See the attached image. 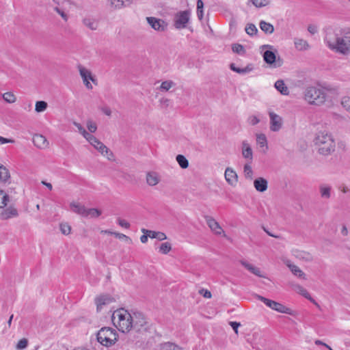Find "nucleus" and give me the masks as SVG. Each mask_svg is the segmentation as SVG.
<instances>
[{"mask_svg": "<svg viewBox=\"0 0 350 350\" xmlns=\"http://www.w3.org/2000/svg\"><path fill=\"white\" fill-rule=\"evenodd\" d=\"M324 41L332 51L343 55L350 53V31H342L340 34L329 29L326 31Z\"/></svg>", "mask_w": 350, "mask_h": 350, "instance_id": "obj_1", "label": "nucleus"}, {"mask_svg": "<svg viewBox=\"0 0 350 350\" xmlns=\"http://www.w3.org/2000/svg\"><path fill=\"white\" fill-rule=\"evenodd\" d=\"M314 142L318 147L319 152L321 154L328 155L335 150V142L332 136L326 131L318 132Z\"/></svg>", "mask_w": 350, "mask_h": 350, "instance_id": "obj_2", "label": "nucleus"}, {"mask_svg": "<svg viewBox=\"0 0 350 350\" xmlns=\"http://www.w3.org/2000/svg\"><path fill=\"white\" fill-rule=\"evenodd\" d=\"M326 96L324 90L313 85L306 87L303 92L304 100L312 105H323L326 100Z\"/></svg>", "mask_w": 350, "mask_h": 350, "instance_id": "obj_3", "label": "nucleus"}, {"mask_svg": "<svg viewBox=\"0 0 350 350\" xmlns=\"http://www.w3.org/2000/svg\"><path fill=\"white\" fill-rule=\"evenodd\" d=\"M118 340L116 329L109 327H103L96 333V340L102 345L109 347Z\"/></svg>", "mask_w": 350, "mask_h": 350, "instance_id": "obj_4", "label": "nucleus"}, {"mask_svg": "<svg viewBox=\"0 0 350 350\" xmlns=\"http://www.w3.org/2000/svg\"><path fill=\"white\" fill-rule=\"evenodd\" d=\"M262 50L267 49V50L265 51L262 53L263 60L269 64L272 68H278L280 67L283 62L282 60L278 57L276 58L275 53L271 49H273V46L269 44H265L260 47Z\"/></svg>", "mask_w": 350, "mask_h": 350, "instance_id": "obj_5", "label": "nucleus"}, {"mask_svg": "<svg viewBox=\"0 0 350 350\" xmlns=\"http://www.w3.org/2000/svg\"><path fill=\"white\" fill-rule=\"evenodd\" d=\"M258 299L260 300L263 302L267 307L271 308L273 310H275L280 313L292 314V310L291 308L285 306L281 303L275 301L273 300L267 299L261 295H257Z\"/></svg>", "mask_w": 350, "mask_h": 350, "instance_id": "obj_6", "label": "nucleus"}, {"mask_svg": "<svg viewBox=\"0 0 350 350\" xmlns=\"http://www.w3.org/2000/svg\"><path fill=\"white\" fill-rule=\"evenodd\" d=\"M190 20V12L189 10L180 11L174 16V27L177 29H185Z\"/></svg>", "mask_w": 350, "mask_h": 350, "instance_id": "obj_7", "label": "nucleus"}, {"mask_svg": "<svg viewBox=\"0 0 350 350\" xmlns=\"http://www.w3.org/2000/svg\"><path fill=\"white\" fill-rule=\"evenodd\" d=\"M146 21L150 26L156 31H165L167 29V23L163 19L149 16L146 18Z\"/></svg>", "mask_w": 350, "mask_h": 350, "instance_id": "obj_8", "label": "nucleus"}, {"mask_svg": "<svg viewBox=\"0 0 350 350\" xmlns=\"http://www.w3.org/2000/svg\"><path fill=\"white\" fill-rule=\"evenodd\" d=\"M131 315L133 320V329L137 332L140 331L141 328L146 324L144 314L139 312H135Z\"/></svg>", "mask_w": 350, "mask_h": 350, "instance_id": "obj_9", "label": "nucleus"}, {"mask_svg": "<svg viewBox=\"0 0 350 350\" xmlns=\"http://www.w3.org/2000/svg\"><path fill=\"white\" fill-rule=\"evenodd\" d=\"M204 218L207 225L215 234L220 235L221 233L224 234V231L215 219L208 215H206Z\"/></svg>", "mask_w": 350, "mask_h": 350, "instance_id": "obj_10", "label": "nucleus"}, {"mask_svg": "<svg viewBox=\"0 0 350 350\" xmlns=\"http://www.w3.org/2000/svg\"><path fill=\"white\" fill-rule=\"evenodd\" d=\"M270 117V129L272 131H278L282 127V118L274 112L269 113Z\"/></svg>", "mask_w": 350, "mask_h": 350, "instance_id": "obj_11", "label": "nucleus"}, {"mask_svg": "<svg viewBox=\"0 0 350 350\" xmlns=\"http://www.w3.org/2000/svg\"><path fill=\"white\" fill-rule=\"evenodd\" d=\"M100 154L106 157L109 160H112L113 157V152L100 140L94 146Z\"/></svg>", "mask_w": 350, "mask_h": 350, "instance_id": "obj_12", "label": "nucleus"}, {"mask_svg": "<svg viewBox=\"0 0 350 350\" xmlns=\"http://www.w3.org/2000/svg\"><path fill=\"white\" fill-rule=\"evenodd\" d=\"M33 143L36 147L40 149L46 148L49 144L46 138L40 134H35L33 136Z\"/></svg>", "mask_w": 350, "mask_h": 350, "instance_id": "obj_13", "label": "nucleus"}, {"mask_svg": "<svg viewBox=\"0 0 350 350\" xmlns=\"http://www.w3.org/2000/svg\"><path fill=\"white\" fill-rule=\"evenodd\" d=\"M242 266H243L252 274L259 278H266L265 275L261 271L260 269L254 265L248 262L242 261Z\"/></svg>", "mask_w": 350, "mask_h": 350, "instance_id": "obj_14", "label": "nucleus"}, {"mask_svg": "<svg viewBox=\"0 0 350 350\" xmlns=\"http://www.w3.org/2000/svg\"><path fill=\"white\" fill-rule=\"evenodd\" d=\"M293 289L297 293L301 295L303 297H304L305 298L310 301L312 303H313L317 307H320L319 304L310 296V293L302 286L299 284H295L293 286Z\"/></svg>", "mask_w": 350, "mask_h": 350, "instance_id": "obj_15", "label": "nucleus"}, {"mask_svg": "<svg viewBox=\"0 0 350 350\" xmlns=\"http://www.w3.org/2000/svg\"><path fill=\"white\" fill-rule=\"evenodd\" d=\"M292 252L293 255L297 259L304 260L305 262H311L313 260L312 255L308 252L294 250Z\"/></svg>", "mask_w": 350, "mask_h": 350, "instance_id": "obj_16", "label": "nucleus"}, {"mask_svg": "<svg viewBox=\"0 0 350 350\" xmlns=\"http://www.w3.org/2000/svg\"><path fill=\"white\" fill-rule=\"evenodd\" d=\"M18 215V211L13 206H10L5 208L0 214V217L2 220H7L12 217H16Z\"/></svg>", "mask_w": 350, "mask_h": 350, "instance_id": "obj_17", "label": "nucleus"}, {"mask_svg": "<svg viewBox=\"0 0 350 350\" xmlns=\"http://www.w3.org/2000/svg\"><path fill=\"white\" fill-rule=\"evenodd\" d=\"M118 323L120 327L119 330H121L122 332H129L131 328H133L132 315H128L127 318L121 322H118Z\"/></svg>", "mask_w": 350, "mask_h": 350, "instance_id": "obj_18", "label": "nucleus"}, {"mask_svg": "<svg viewBox=\"0 0 350 350\" xmlns=\"http://www.w3.org/2000/svg\"><path fill=\"white\" fill-rule=\"evenodd\" d=\"M254 187L257 191L264 192L268 188V181L262 177H258L254 180Z\"/></svg>", "mask_w": 350, "mask_h": 350, "instance_id": "obj_19", "label": "nucleus"}, {"mask_svg": "<svg viewBox=\"0 0 350 350\" xmlns=\"http://www.w3.org/2000/svg\"><path fill=\"white\" fill-rule=\"evenodd\" d=\"M226 181L231 185H234L238 180L237 173L230 168H227L225 172Z\"/></svg>", "mask_w": 350, "mask_h": 350, "instance_id": "obj_20", "label": "nucleus"}, {"mask_svg": "<svg viewBox=\"0 0 350 350\" xmlns=\"http://www.w3.org/2000/svg\"><path fill=\"white\" fill-rule=\"evenodd\" d=\"M142 232L144 234L148 232V235L150 239H157L159 241H163L167 239V237L164 232H156L154 230H146L145 228L142 229Z\"/></svg>", "mask_w": 350, "mask_h": 350, "instance_id": "obj_21", "label": "nucleus"}, {"mask_svg": "<svg viewBox=\"0 0 350 350\" xmlns=\"http://www.w3.org/2000/svg\"><path fill=\"white\" fill-rule=\"evenodd\" d=\"M332 187L326 185L321 184L319 186V192L321 197L323 199H329L331 197Z\"/></svg>", "mask_w": 350, "mask_h": 350, "instance_id": "obj_22", "label": "nucleus"}, {"mask_svg": "<svg viewBox=\"0 0 350 350\" xmlns=\"http://www.w3.org/2000/svg\"><path fill=\"white\" fill-rule=\"evenodd\" d=\"M294 44L295 48L299 51H306L310 49L308 42L301 38H295Z\"/></svg>", "mask_w": 350, "mask_h": 350, "instance_id": "obj_23", "label": "nucleus"}, {"mask_svg": "<svg viewBox=\"0 0 350 350\" xmlns=\"http://www.w3.org/2000/svg\"><path fill=\"white\" fill-rule=\"evenodd\" d=\"M286 265L295 275L305 279V273L297 266L290 263L289 261H287Z\"/></svg>", "mask_w": 350, "mask_h": 350, "instance_id": "obj_24", "label": "nucleus"}, {"mask_svg": "<svg viewBox=\"0 0 350 350\" xmlns=\"http://www.w3.org/2000/svg\"><path fill=\"white\" fill-rule=\"evenodd\" d=\"M70 207L73 212L83 217L85 216L87 208L85 207V206L81 205L79 203L72 202L70 203Z\"/></svg>", "mask_w": 350, "mask_h": 350, "instance_id": "obj_25", "label": "nucleus"}, {"mask_svg": "<svg viewBox=\"0 0 350 350\" xmlns=\"http://www.w3.org/2000/svg\"><path fill=\"white\" fill-rule=\"evenodd\" d=\"M242 156L250 160L251 163L253 158V152L252 148L246 144L242 143Z\"/></svg>", "mask_w": 350, "mask_h": 350, "instance_id": "obj_26", "label": "nucleus"}, {"mask_svg": "<svg viewBox=\"0 0 350 350\" xmlns=\"http://www.w3.org/2000/svg\"><path fill=\"white\" fill-rule=\"evenodd\" d=\"M260 29L267 34H271L274 31L273 25L265 21H260L259 23Z\"/></svg>", "mask_w": 350, "mask_h": 350, "instance_id": "obj_27", "label": "nucleus"}, {"mask_svg": "<svg viewBox=\"0 0 350 350\" xmlns=\"http://www.w3.org/2000/svg\"><path fill=\"white\" fill-rule=\"evenodd\" d=\"M79 72L83 81L86 80H91L93 83H95L96 79L92 77L90 70L82 66H80Z\"/></svg>", "mask_w": 350, "mask_h": 350, "instance_id": "obj_28", "label": "nucleus"}, {"mask_svg": "<svg viewBox=\"0 0 350 350\" xmlns=\"http://www.w3.org/2000/svg\"><path fill=\"white\" fill-rule=\"evenodd\" d=\"M111 299L107 296H100L96 298L95 302L97 307V310L99 311L102 309L103 306L110 303Z\"/></svg>", "mask_w": 350, "mask_h": 350, "instance_id": "obj_29", "label": "nucleus"}, {"mask_svg": "<svg viewBox=\"0 0 350 350\" xmlns=\"http://www.w3.org/2000/svg\"><path fill=\"white\" fill-rule=\"evenodd\" d=\"M275 88L283 95H288L289 94L288 89L282 80H278L275 83Z\"/></svg>", "mask_w": 350, "mask_h": 350, "instance_id": "obj_30", "label": "nucleus"}, {"mask_svg": "<svg viewBox=\"0 0 350 350\" xmlns=\"http://www.w3.org/2000/svg\"><path fill=\"white\" fill-rule=\"evenodd\" d=\"M159 180L156 173L148 172L146 175V182L150 186H154L159 183Z\"/></svg>", "mask_w": 350, "mask_h": 350, "instance_id": "obj_31", "label": "nucleus"}, {"mask_svg": "<svg viewBox=\"0 0 350 350\" xmlns=\"http://www.w3.org/2000/svg\"><path fill=\"white\" fill-rule=\"evenodd\" d=\"M10 177L8 170L2 164H0V181L6 182Z\"/></svg>", "mask_w": 350, "mask_h": 350, "instance_id": "obj_32", "label": "nucleus"}, {"mask_svg": "<svg viewBox=\"0 0 350 350\" xmlns=\"http://www.w3.org/2000/svg\"><path fill=\"white\" fill-rule=\"evenodd\" d=\"M176 159L181 168L186 169L189 167V161L184 155L178 154Z\"/></svg>", "mask_w": 350, "mask_h": 350, "instance_id": "obj_33", "label": "nucleus"}, {"mask_svg": "<svg viewBox=\"0 0 350 350\" xmlns=\"http://www.w3.org/2000/svg\"><path fill=\"white\" fill-rule=\"evenodd\" d=\"M243 172L245 178L249 179L250 180L253 179L254 172L250 165V163L245 164Z\"/></svg>", "mask_w": 350, "mask_h": 350, "instance_id": "obj_34", "label": "nucleus"}, {"mask_svg": "<svg viewBox=\"0 0 350 350\" xmlns=\"http://www.w3.org/2000/svg\"><path fill=\"white\" fill-rule=\"evenodd\" d=\"M102 212L98 208H87L86 214L85 217H90L92 218L98 217L101 215Z\"/></svg>", "mask_w": 350, "mask_h": 350, "instance_id": "obj_35", "label": "nucleus"}, {"mask_svg": "<svg viewBox=\"0 0 350 350\" xmlns=\"http://www.w3.org/2000/svg\"><path fill=\"white\" fill-rule=\"evenodd\" d=\"M48 104L44 100H39L36 103L35 111L38 113L42 112L46 109Z\"/></svg>", "mask_w": 350, "mask_h": 350, "instance_id": "obj_36", "label": "nucleus"}, {"mask_svg": "<svg viewBox=\"0 0 350 350\" xmlns=\"http://www.w3.org/2000/svg\"><path fill=\"white\" fill-rule=\"evenodd\" d=\"M83 24L91 30H96L98 28V23L91 18L83 19Z\"/></svg>", "mask_w": 350, "mask_h": 350, "instance_id": "obj_37", "label": "nucleus"}, {"mask_svg": "<svg viewBox=\"0 0 350 350\" xmlns=\"http://www.w3.org/2000/svg\"><path fill=\"white\" fill-rule=\"evenodd\" d=\"M115 314H116V315L118 317V320H119L118 322H121L122 321H124V319L127 318L128 315H131V314L127 312V310H125L123 308H121V309L116 311L113 315V317H114Z\"/></svg>", "mask_w": 350, "mask_h": 350, "instance_id": "obj_38", "label": "nucleus"}, {"mask_svg": "<svg viewBox=\"0 0 350 350\" xmlns=\"http://www.w3.org/2000/svg\"><path fill=\"white\" fill-rule=\"evenodd\" d=\"M256 142H257V144L260 146V147H265V149H267V137L266 136L264 135V134H258L256 136Z\"/></svg>", "mask_w": 350, "mask_h": 350, "instance_id": "obj_39", "label": "nucleus"}, {"mask_svg": "<svg viewBox=\"0 0 350 350\" xmlns=\"http://www.w3.org/2000/svg\"><path fill=\"white\" fill-rule=\"evenodd\" d=\"M161 350H182L178 346L172 342H165L161 345Z\"/></svg>", "mask_w": 350, "mask_h": 350, "instance_id": "obj_40", "label": "nucleus"}, {"mask_svg": "<svg viewBox=\"0 0 350 350\" xmlns=\"http://www.w3.org/2000/svg\"><path fill=\"white\" fill-rule=\"evenodd\" d=\"M172 250V245L169 242L162 243L159 247V252L161 254H167Z\"/></svg>", "mask_w": 350, "mask_h": 350, "instance_id": "obj_41", "label": "nucleus"}, {"mask_svg": "<svg viewBox=\"0 0 350 350\" xmlns=\"http://www.w3.org/2000/svg\"><path fill=\"white\" fill-rule=\"evenodd\" d=\"M131 0H110L111 5L115 8H121L129 3Z\"/></svg>", "mask_w": 350, "mask_h": 350, "instance_id": "obj_42", "label": "nucleus"}, {"mask_svg": "<svg viewBox=\"0 0 350 350\" xmlns=\"http://www.w3.org/2000/svg\"><path fill=\"white\" fill-rule=\"evenodd\" d=\"M245 30L246 33L250 36L256 35L258 33V29L255 25L250 23L245 26Z\"/></svg>", "mask_w": 350, "mask_h": 350, "instance_id": "obj_43", "label": "nucleus"}, {"mask_svg": "<svg viewBox=\"0 0 350 350\" xmlns=\"http://www.w3.org/2000/svg\"><path fill=\"white\" fill-rule=\"evenodd\" d=\"M252 3L256 8H262L269 4L268 0H250L248 3Z\"/></svg>", "mask_w": 350, "mask_h": 350, "instance_id": "obj_44", "label": "nucleus"}, {"mask_svg": "<svg viewBox=\"0 0 350 350\" xmlns=\"http://www.w3.org/2000/svg\"><path fill=\"white\" fill-rule=\"evenodd\" d=\"M174 85L175 83L172 81H165L161 83L160 90L161 91H168Z\"/></svg>", "mask_w": 350, "mask_h": 350, "instance_id": "obj_45", "label": "nucleus"}, {"mask_svg": "<svg viewBox=\"0 0 350 350\" xmlns=\"http://www.w3.org/2000/svg\"><path fill=\"white\" fill-rule=\"evenodd\" d=\"M3 98L8 103H13L16 101L15 96L10 92L4 93L3 94Z\"/></svg>", "mask_w": 350, "mask_h": 350, "instance_id": "obj_46", "label": "nucleus"}, {"mask_svg": "<svg viewBox=\"0 0 350 350\" xmlns=\"http://www.w3.org/2000/svg\"><path fill=\"white\" fill-rule=\"evenodd\" d=\"M28 345V340L27 338L21 339L16 344V348L18 350H23L27 348Z\"/></svg>", "mask_w": 350, "mask_h": 350, "instance_id": "obj_47", "label": "nucleus"}, {"mask_svg": "<svg viewBox=\"0 0 350 350\" xmlns=\"http://www.w3.org/2000/svg\"><path fill=\"white\" fill-rule=\"evenodd\" d=\"M9 200V196L7 193H4L3 191V194L0 199V208L5 207L8 204Z\"/></svg>", "mask_w": 350, "mask_h": 350, "instance_id": "obj_48", "label": "nucleus"}, {"mask_svg": "<svg viewBox=\"0 0 350 350\" xmlns=\"http://www.w3.org/2000/svg\"><path fill=\"white\" fill-rule=\"evenodd\" d=\"M59 228L62 234L68 235L70 233L71 227L68 224H61Z\"/></svg>", "mask_w": 350, "mask_h": 350, "instance_id": "obj_49", "label": "nucleus"}, {"mask_svg": "<svg viewBox=\"0 0 350 350\" xmlns=\"http://www.w3.org/2000/svg\"><path fill=\"white\" fill-rule=\"evenodd\" d=\"M73 124L78 129L79 132L84 137H87V135L89 134L88 131L83 128V126L77 122H74Z\"/></svg>", "mask_w": 350, "mask_h": 350, "instance_id": "obj_50", "label": "nucleus"}, {"mask_svg": "<svg viewBox=\"0 0 350 350\" xmlns=\"http://www.w3.org/2000/svg\"><path fill=\"white\" fill-rule=\"evenodd\" d=\"M85 138L93 146L99 141V139L90 133H89Z\"/></svg>", "mask_w": 350, "mask_h": 350, "instance_id": "obj_51", "label": "nucleus"}, {"mask_svg": "<svg viewBox=\"0 0 350 350\" xmlns=\"http://www.w3.org/2000/svg\"><path fill=\"white\" fill-rule=\"evenodd\" d=\"M341 104L343 106V107L347 109V111L350 112V98L349 97L342 98Z\"/></svg>", "mask_w": 350, "mask_h": 350, "instance_id": "obj_52", "label": "nucleus"}, {"mask_svg": "<svg viewBox=\"0 0 350 350\" xmlns=\"http://www.w3.org/2000/svg\"><path fill=\"white\" fill-rule=\"evenodd\" d=\"M113 235H114L116 238L118 239H124L126 241L129 242V243H131V239L130 237H129L128 236L124 234H122V233H120V232H115L114 233H113Z\"/></svg>", "mask_w": 350, "mask_h": 350, "instance_id": "obj_53", "label": "nucleus"}, {"mask_svg": "<svg viewBox=\"0 0 350 350\" xmlns=\"http://www.w3.org/2000/svg\"><path fill=\"white\" fill-rule=\"evenodd\" d=\"M87 127L90 133H95L97 129L96 124L95 123L92 122L91 120L88 121Z\"/></svg>", "mask_w": 350, "mask_h": 350, "instance_id": "obj_54", "label": "nucleus"}, {"mask_svg": "<svg viewBox=\"0 0 350 350\" xmlns=\"http://www.w3.org/2000/svg\"><path fill=\"white\" fill-rule=\"evenodd\" d=\"M118 224L121 226V227H123V228H129L130 227V224L126 221L125 219H118Z\"/></svg>", "mask_w": 350, "mask_h": 350, "instance_id": "obj_55", "label": "nucleus"}, {"mask_svg": "<svg viewBox=\"0 0 350 350\" xmlns=\"http://www.w3.org/2000/svg\"><path fill=\"white\" fill-rule=\"evenodd\" d=\"M54 10L57 12L62 17L63 19H64L65 21L67 20V14L65 13L64 10H61L58 7L54 8Z\"/></svg>", "mask_w": 350, "mask_h": 350, "instance_id": "obj_56", "label": "nucleus"}, {"mask_svg": "<svg viewBox=\"0 0 350 350\" xmlns=\"http://www.w3.org/2000/svg\"><path fill=\"white\" fill-rule=\"evenodd\" d=\"M229 323L234 329V331L235 332V333L238 334V329L239 327L241 325V323L237 321H230Z\"/></svg>", "mask_w": 350, "mask_h": 350, "instance_id": "obj_57", "label": "nucleus"}, {"mask_svg": "<svg viewBox=\"0 0 350 350\" xmlns=\"http://www.w3.org/2000/svg\"><path fill=\"white\" fill-rule=\"evenodd\" d=\"M254 68V66L253 64H249L244 68H242V74L249 73L251 71H252Z\"/></svg>", "mask_w": 350, "mask_h": 350, "instance_id": "obj_58", "label": "nucleus"}, {"mask_svg": "<svg viewBox=\"0 0 350 350\" xmlns=\"http://www.w3.org/2000/svg\"><path fill=\"white\" fill-rule=\"evenodd\" d=\"M232 51L236 53H241V44L237 43L234 44L232 47Z\"/></svg>", "mask_w": 350, "mask_h": 350, "instance_id": "obj_59", "label": "nucleus"}, {"mask_svg": "<svg viewBox=\"0 0 350 350\" xmlns=\"http://www.w3.org/2000/svg\"><path fill=\"white\" fill-rule=\"evenodd\" d=\"M249 123L252 125H255L258 123L259 120L256 116H251L248 119Z\"/></svg>", "mask_w": 350, "mask_h": 350, "instance_id": "obj_60", "label": "nucleus"}, {"mask_svg": "<svg viewBox=\"0 0 350 350\" xmlns=\"http://www.w3.org/2000/svg\"><path fill=\"white\" fill-rule=\"evenodd\" d=\"M100 109L106 116H111V111L109 107L105 106V107H102Z\"/></svg>", "mask_w": 350, "mask_h": 350, "instance_id": "obj_61", "label": "nucleus"}, {"mask_svg": "<svg viewBox=\"0 0 350 350\" xmlns=\"http://www.w3.org/2000/svg\"><path fill=\"white\" fill-rule=\"evenodd\" d=\"M200 292L201 294H202V295L205 298H211V293L208 290L202 289Z\"/></svg>", "mask_w": 350, "mask_h": 350, "instance_id": "obj_62", "label": "nucleus"}, {"mask_svg": "<svg viewBox=\"0 0 350 350\" xmlns=\"http://www.w3.org/2000/svg\"><path fill=\"white\" fill-rule=\"evenodd\" d=\"M230 68L232 70H233L239 74H241V67H237L234 63H231L230 64Z\"/></svg>", "mask_w": 350, "mask_h": 350, "instance_id": "obj_63", "label": "nucleus"}, {"mask_svg": "<svg viewBox=\"0 0 350 350\" xmlns=\"http://www.w3.org/2000/svg\"><path fill=\"white\" fill-rule=\"evenodd\" d=\"M308 31L312 33V34H314L315 33L317 32V28L316 26L314 25H310L308 27Z\"/></svg>", "mask_w": 350, "mask_h": 350, "instance_id": "obj_64", "label": "nucleus"}]
</instances>
